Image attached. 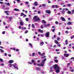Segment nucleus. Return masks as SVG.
<instances>
[{
    "label": "nucleus",
    "mask_w": 74,
    "mask_h": 74,
    "mask_svg": "<svg viewBox=\"0 0 74 74\" xmlns=\"http://www.w3.org/2000/svg\"><path fill=\"white\" fill-rule=\"evenodd\" d=\"M43 25L45 27H47V24H44Z\"/></svg>",
    "instance_id": "obj_30"
},
{
    "label": "nucleus",
    "mask_w": 74,
    "mask_h": 74,
    "mask_svg": "<svg viewBox=\"0 0 74 74\" xmlns=\"http://www.w3.org/2000/svg\"><path fill=\"white\" fill-rule=\"evenodd\" d=\"M55 7L56 8H58V6L57 5H55Z\"/></svg>",
    "instance_id": "obj_62"
},
{
    "label": "nucleus",
    "mask_w": 74,
    "mask_h": 74,
    "mask_svg": "<svg viewBox=\"0 0 74 74\" xmlns=\"http://www.w3.org/2000/svg\"><path fill=\"white\" fill-rule=\"evenodd\" d=\"M50 72H53V70H50Z\"/></svg>",
    "instance_id": "obj_63"
},
{
    "label": "nucleus",
    "mask_w": 74,
    "mask_h": 74,
    "mask_svg": "<svg viewBox=\"0 0 74 74\" xmlns=\"http://www.w3.org/2000/svg\"><path fill=\"white\" fill-rule=\"evenodd\" d=\"M35 53L33 52L32 54V56H35Z\"/></svg>",
    "instance_id": "obj_23"
},
{
    "label": "nucleus",
    "mask_w": 74,
    "mask_h": 74,
    "mask_svg": "<svg viewBox=\"0 0 74 74\" xmlns=\"http://www.w3.org/2000/svg\"><path fill=\"white\" fill-rule=\"evenodd\" d=\"M14 62V61L12 60H10L9 61V63H12Z\"/></svg>",
    "instance_id": "obj_14"
},
{
    "label": "nucleus",
    "mask_w": 74,
    "mask_h": 74,
    "mask_svg": "<svg viewBox=\"0 0 74 74\" xmlns=\"http://www.w3.org/2000/svg\"><path fill=\"white\" fill-rule=\"evenodd\" d=\"M36 69L37 70H38V71H40V70H41V69H40V68L36 67Z\"/></svg>",
    "instance_id": "obj_17"
},
{
    "label": "nucleus",
    "mask_w": 74,
    "mask_h": 74,
    "mask_svg": "<svg viewBox=\"0 0 74 74\" xmlns=\"http://www.w3.org/2000/svg\"><path fill=\"white\" fill-rule=\"evenodd\" d=\"M16 52H18L19 51V49H16Z\"/></svg>",
    "instance_id": "obj_48"
},
{
    "label": "nucleus",
    "mask_w": 74,
    "mask_h": 74,
    "mask_svg": "<svg viewBox=\"0 0 74 74\" xmlns=\"http://www.w3.org/2000/svg\"><path fill=\"white\" fill-rule=\"evenodd\" d=\"M5 4H6V5H7V4L8 5H10V3H5Z\"/></svg>",
    "instance_id": "obj_50"
},
{
    "label": "nucleus",
    "mask_w": 74,
    "mask_h": 74,
    "mask_svg": "<svg viewBox=\"0 0 74 74\" xmlns=\"http://www.w3.org/2000/svg\"><path fill=\"white\" fill-rule=\"evenodd\" d=\"M54 62L56 63H57L58 62V60H54Z\"/></svg>",
    "instance_id": "obj_26"
},
{
    "label": "nucleus",
    "mask_w": 74,
    "mask_h": 74,
    "mask_svg": "<svg viewBox=\"0 0 74 74\" xmlns=\"http://www.w3.org/2000/svg\"><path fill=\"white\" fill-rule=\"evenodd\" d=\"M37 16H35L33 18V20L35 22H37V21H40V18L39 17L37 18Z\"/></svg>",
    "instance_id": "obj_1"
},
{
    "label": "nucleus",
    "mask_w": 74,
    "mask_h": 74,
    "mask_svg": "<svg viewBox=\"0 0 74 74\" xmlns=\"http://www.w3.org/2000/svg\"><path fill=\"white\" fill-rule=\"evenodd\" d=\"M28 63L29 64H33L32 63V62H28Z\"/></svg>",
    "instance_id": "obj_37"
},
{
    "label": "nucleus",
    "mask_w": 74,
    "mask_h": 74,
    "mask_svg": "<svg viewBox=\"0 0 74 74\" xmlns=\"http://www.w3.org/2000/svg\"><path fill=\"white\" fill-rule=\"evenodd\" d=\"M24 16H23V18H25V17H26V15L25 14H24Z\"/></svg>",
    "instance_id": "obj_58"
},
{
    "label": "nucleus",
    "mask_w": 74,
    "mask_h": 74,
    "mask_svg": "<svg viewBox=\"0 0 74 74\" xmlns=\"http://www.w3.org/2000/svg\"><path fill=\"white\" fill-rule=\"evenodd\" d=\"M14 11H19V9L15 8L14 9Z\"/></svg>",
    "instance_id": "obj_21"
},
{
    "label": "nucleus",
    "mask_w": 74,
    "mask_h": 74,
    "mask_svg": "<svg viewBox=\"0 0 74 74\" xmlns=\"http://www.w3.org/2000/svg\"><path fill=\"white\" fill-rule=\"evenodd\" d=\"M58 67L59 66H58V65L57 64H55L53 66V68H54L55 70H57V69H58Z\"/></svg>",
    "instance_id": "obj_3"
},
{
    "label": "nucleus",
    "mask_w": 74,
    "mask_h": 74,
    "mask_svg": "<svg viewBox=\"0 0 74 74\" xmlns=\"http://www.w3.org/2000/svg\"><path fill=\"white\" fill-rule=\"evenodd\" d=\"M34 5L35 6H38V4H37V1L35 2L34 3Z\"/></svg>",
    "instance_id": "obj_11"
},
{
    "label": "nucleus",
    "mask_w": 74,
    "mask_h": 74,
    "mask_svg": "<svg viewBox=\"0 0 74 74\" xmlns=\"http://www.w3.org/2000/svg\"><path fill=\"white\" fill-rule=\"evenodd\" d=\"M1 66H4V64H1Z\"/></svg>",
    "instance_id": "obj_61"
},
{
    "label": "nucleus",
    "mask_w": 74,
    "mask_h": 74,
    "mask_svg": "<svg viewBox=\"0 0 74 74\" xmlns=\"http://www.w3.org/2000/svg\"><path fill=\"white\" fill-rule=\"evenodd\" d=\"M38 53L40 55H41V52H38Z\"/></svg>",
    "instance_id": "obj_52"
},
{
    "label": "nucleus",
    "mask_w": 74,
    "mask_h": 74,
    "mask_svg": "<svg viewBox=\"0 0 74 74\" xmlns=\"http://www.w3.org/2000/svg\"><path fill=\"white\" fill-rule=\"evenodd\" d=\"M40 28L41 29H44V27L42 26V25H41V26H40Z\"/></svg>",
    "instance_id": "obj_39"
},
{
    "label": "nucleus",
    "mask_w": 74,
    "mask_h": 74,
    "mask_svg": "<svg viewBox=\"0 0 74 74\" xmlns=\"http://www.w3.org/2000/svg\"><path fill=\"white\" fill-rule=\"evenodd\" d=\"M40 36L42 37H44V35H43V34H42L40 35Z\"/></svg>",
    "instance_id": "obj_59"
},
{
    "label": "nucleus",
    "mask_w": 74,
    "mask_h": 74,
    "mask_svg": "<svg viewBox=\"0 0 74 74\" xmlns=\"http://www.w3.org/2000/svg\"><path fill=\"white\" fill-rule=\"evenodd\" d=\"M71 6V5L70 4H68V7H70Z\"/></svg>",
    "instance_id": "obj_47"
},
{
    "label": "nucleus",
    "mask_w": 74,
    "mask_h": 74,
    "mask_svg": "<svg viewBox=\"0 0 74 74\" xmlns=\"http://www.w3.org/2000/svg\"><path fill=\"white\" fill-rule=\"evenodd\" d=\"M0 61H1V62H2L3 61V59L0 58Z\"/></svg>",
    "instance_id": "obj_41"
},
{
    "label": "nucleus",
    "mask_w": 74,
    "mask_h": 74,
    "mask_svg": "<svg viewBox=\"0 0 74 74\" xmlns=\"http://www.w3.org/2000/svg\"><path fill=\"white\" fill-rule=\"evenodd\" d=\"M64 56L65 57H66V58H67V57H68L69 56V54H66L64 53Z\"/></svg>",
    "instance_id": "obj_9"
},
{
    "label": "nucleus",
    "mask_w": 74,
    "mask_h": 74,
    "mask_svg": "<svg viewBox=\"0 0 74 74\" xmlns=\"http://www.w3.org/2000/svg\"><path fill=\"white\" fill-rule=\"evenodd\" d=\"M56 52H59V49H56Z\"/></svg>",
    "instance_id": "obj_42"
},
{
    "label": "nucleus",
    "mask_w": 74,
    "mask_h": 74,
    "mask_svg": "<svg viewBox=\"0 0 74 74\" xmlns=\"http://www.w3.org/2000/svg\"><path fill=\"white\" fill-rule=\"evenodd\" d=\"M14 65V64H10V67H11L12 66H14V65Z\"/></svg>",
    "instance_id": "obj_40"
},
{
    "label": "nucleus",
    "mask_w": 74,
    "mask_h": 74,
    "mask_svg": "<svg viewBox=\"0 0 74 74\" xmlns=\"http://www.w3.org/2000/svg\"><path fill=\"white\" fill-rule=\"evenodd\" d=\"M45 4H42V7H45Z\"/></svg>",
    "instance_id": "obj_55"
},
{
    "label": "nucleus",
    "mask_w": 74,
    "mask_h": 74,
    "mask_svg": "<svg viewBox=\"0 0 74 74\" xmlns=\"http://www.w3.org/2000/svg\"><path fill=\"white\" fill-rule=\"evenodd\" d=\"M38 14H41V11H38Z\"/></svg>",
    "instance_id": "obj_54"
},
{
    "label": "nucleus",
    "mask_w": 74,
    "mask_h": 74,
    "mask_svg": "<svg viewBox=\"0 0 74 74\" xmlns=\"http://www.w3.org/2000/svg\"><path fill=\"white\" fill-rule=\"evenodd\" d=\"M25 19L27 22H28V21H29V18H25Z\"/></svg>",
    "instance_id": "obj_34"
},
{
    "label": "nucleus",
    "mask_w": 74,
    "mask_h": 74,
    "mask_svg": "<svg viewBox=\"0 0 74 74\" xmlns=\"http://www.w3.org/2000/svg\"><path fill=\"white\" fill-rule=\"evenodd\" d=\"M9 19H10V21H11V19H12V18L11 17H9Z\"/></svg>",
    "instance_id": "obj_31"
},
{
    "label": "nucleus",
    "mask_w": 74,
    "mask_h": 74,
    "mask_svg": "<svg viewBox=\"0 0 74 74\" xmlns=\"http://www.w3.org/2000/svg\"><path fill=\"white\" fill-rule=\"evenodd\" d=\"M37 66H38L39 67H40V66H41V64H37Z\"/></svg>",
    "instance_id": "obj_32"
},
{
    "label": "nucleus",
    "mask_w": 74,
    "mask_h": 74,
    "mask_svg": "<svg viewBox=\"0 0 74 74\" xmlns=\"http://www.w3.org/2000/svg\"><path fill=\"white\" fill-rule=\"evenodd\" d=\"M32 28H33V29H34L35 27H34V24H32Z\"/></svg>",
    "instance_id": "obj_27"
},
{
    "label": "nucleus",
    "mask_w": 74,
    "mask_h": 74,
    "mask_svg": "<svg viewBox=\"0 0 74 74\" xmlns=\"http://www.w3.org/2000/svg\"><path fill=\"white\" fill-rule=\"evenodd\" d=\"M47 60V58H45L44 60H42V62L40 63V64L41 67H44V63L45 62V61Z\"/></svg>",
    "instance_id": "obj_2"
},
{
    "label": "nucleus",
    "mask_w": 74,
    "mask_h": 74,
    "mask_svg": "<svg viewBox=\"0 0 74 74\" xmlns=\"http://www.w3.org/2000/svg\"><path fill=\"white\" fill-rule=\"evenodd\" d=\"M61 12L62 14H64L65 13V11H64V10H62L61 11Z\"/></svg>",
    "instance_id": "obj_18"
},
{
    "label": "nucleus",
    "mask_w": 74,
    "mask_h": 74,
    "mask_svg": "<svg viewBox=\"0 0 74 74\" xmlns=\"http://www.w3.org/2000/svg\"><path fill=\"white\" fill-rule=\"evenodd\" d=\"M23 15H24V13H21L20 16H22Z\"/></svg>",
    "instance_id": "obj_28"
},
{
    "label": "nucleus",
    "mask_w": 74,
    "mask_h": 74,
    "mask_svg": "<svg viewBox=\"0 0 74 74\" xmlns=\"http://www.w3.org/2000/svg\"><path fill=\"white\" fill-rule=\"evenodd\" d=\"M9 12H10V11H5L4 12V13H5L7 15H9V13H8Z\"/></svg>",
    "instance_id": "obj_8"
},
{
    "label": "nucleus",
    "mask_w": 74,
    "mask_h": 74,
    "mask_svg": "<svg viewBox=\"0 0 74 74\" xmlns=\"http://www.w3.org/2000/svg\"><path fill=\"white\" fill-rule=\"evenodd\" d=\"M7 54L6 53H5L4 54V56H7Z\"/></svg>",
    "instance_id": "obj_49"
},
{
    "label": "nucleus",
    "mask_w": 74,
    "mask_h": 74,
    "mask_svg": "<svg viewBox=\"0 0 74 74\" xmlns=\"http://www.w3.org/2000/svg\"><path fill=\"white\" fill-rule=\"evenodd\" d=\"M56 35H54L53 37L54 38H56Z\"/></svg>",
    "instance_id": "obj_56"
},
{
    "label": "nucleus",
    "mask_w": 74,
    "mask_h": 74,
    "mask_svg": "<svg viewBox=\"0 0 74 74\" xmlns=\"http://www.w3.org/2000/svg\"><path fill=\"white\" fill-rule=\"evenodd\" d=\"M28 33V31L26 30L25 31V34H26V33Z\"/></svg>",
    "instance_id": "obj_45"
},
{
    "label": "nucleus",
    "mask_w": 74,
    "mask_h": 74,
    "mask_svg": "<svg viewBox=\"0 0 74 74\" xmlns=\"http://www.w3.org/2000/svg\"><path fill=\"white\" fill-rule=\"evenodd\" d=\"M54 42L55 43H56V44H57L58 45H59V42H58V41L56 40H54Z\"/></svg>",
    "instance_id": "obj_12"
},
{
    "label": "nucleus",
    "mask_w": 74,
    "mask_h": 74,
    "mask_svg": "<svg viewBox=\"0 0 74 74\" xmlns=\"http://www.w3.org/2000/svg\"><path fill=\"white\" fill-rule=\"evenodd\" d=\"M0 51H1V52H2V53L4 52V51H3V49H0Z\"/></svg>",
    "instance_id": "obj_29"
},
{
    "label": "nucleus",
    "mask_w": 74,
    "mask_h": 74,
    "mask_svg": "<svg viewBox=\"0 0 74 74\" xmlns=\"http://www.w3.org/2000/svg\"><path fill=\"white\" fill-rule=\"evenodd\" d=\"M55 29H52V31L53 32H55Z\"/></svg>",
    "instance_id": "obj_57"
},
{
    "label": "nucleus",
    "mask_w": 74,
    "mask_h": 74,
    "mask_svg": "<svg viewBox=\"0 0 74 74\" xmlns=\"http://www.w3.org/2000/svg\"><path fill=\"white\" fill-rule=\"evenodd\" d=\"M72 23H71V22L70 21H69L67 23V25H71V24Z\"/></svg>",
    "instance_id": "obj_15"
},
{
    "label": "nucleus",
    "mask_w": 74,
    "mask_h": 74,
    "mask_svg": "<svg viewBox=\"0 0 74 74\" xmlns=\"http://www.w3.org/2000/svg\"><path fill=\"white\" fill-rule=\"evenodd\" d=\"M31 62H32V63H34V62H35V61L34 60L32 59L31 60Z\"/></svg>",
    "instance_id": "obj_24"
},
{
    "label": "nucleus",
    "mask_w": 74,
    "mask_h": 74,
    "mask_svg": "<svg viewBox=\"0 0 74 74\" xmlns=\"http://www.w3.org/2000/svg\"><path fill=\"white\" fill-rule=\"evenodd\" d=\"M13 66L15 68V69H16L17 70H18V66H16V65H13Z\"/></svg>",
    "instance_id": "obj_13"
},
{
    "label": "nucleus",
    "mask_w": 74,
    "mask_h": 74,
    "mask_svg": "<svg viewBox=\"0 0 74 74\" xmlns=\"http://www.w3.org/2000/svg\"><path fill=\"white\" fill-rule=\"evenodd\" d=\"M41 58H42L43 59V58H46V56H42Z\"/></svg>",
    "instance_id": "obj_36"
},
{
    "label": "nucleus",
    "mask_w": 74,
    "mask_h": 74,
    "mask_svg": "<svg viewBox=\"0 0 74 74\" xmlns=\"http://www.w3.org/2000/svg\"><path fill=\"white\" fill-rule=\"evenodd\" d=\"M42 23H44V24H45V23H46V21H45V20H42Z\"/></svg>",
    "instance_id": "obj_20"
},
{
    "label": "nucleus",
    "mask_w": 74,
    "mask_h": 74,
    "mask_svg": "<svg viewBox=\"0 0 74 74\" xmlns=\"http://www.w3.org/2000/svg\"><path fill=\"white\" fill-rule=\"evenodd\" d=\"M40 45H41V46H42V45H44V42H41L40 43Z\"/></svg>",
    "instance_id": "obj_19"
},
{
    "label": "nucleus",
    "mask_w": 74,
    "mask_h": 74,
    "mask_svg": "<svg viewBox=\"0 0 74 74\" xmlns=\"http://www.w3.org/2000/svg\"><path fill=\"white\" fill-rule=\"evenodd\" d=\"M5 31H3V32H2V33L3 34H5Z\"/></svg>",
    "instance_id": "obj_53"
},
{
    "label": "nucleus",
    "mask_w": 74,
    "mask_h": 74,
    "mask_svg": "<svg viewBox=\"0 0 74 74\" xmlns=\"http://www.w3.org/2000/svg\"><path fill=\"white\" fill-rule=\"evenodd\" d=\"M29 45H30V46H31V47H32V44L31 43H29Z\"/></svg>",
    "instance_id": "obj_43"
},
{
    "label": "nucleus",
    "mask_w": 74,
    "mask_h": 74,
    "mask_svg": "<svg viewBox=\"0 0 74 74\" xmlns=\"http://www.w3.org/2000/svg\"><path fill=\"white\" fill-rule=\"evenodd\" d=\"M38 32L39 33H42L43 32H44V31H43V30H41L40 29H38Z\"/></svg>",
    "instance_id": "obj_10"
},
{
    "label": "nucleus",
    "mask_w": 74,
    "mask_h": 74,
    "mask_svg": "<svg viewBox=\"0 0 74 74\" xmlns=\"http://www.w3.org/2000/svg\"><path fill=\"white\" fill-rule=\"evenodd\" d=\"M67 12V13L68 14H71V11H68Z\"/></svg>",
    "instance_id": "obj_22"
},
{
    "label": "nucleus",
    "mask_w": 74,
    "mask_h": 74,
    "mask_svg": "<svg viewBox=\"0 0 74 74\" xmlns=\"http://www.w3.org/2000/svg\"><path fill=\"white\" fill-rule=\"evenodd\" d=\"M49 33H50V32H49L46 33L45 36L46 37L48 38V37H49Z\"/></svg>",
    "instance_id": "obj_4"
},
{
    "label": "nucleus",
    "mask_w": 74,
    "mask_h": 74,
    "mask_svg": "<svg viewBox=\"0 0 74 74\" xmlns=\"http://www.w3.org/2000/svg\"><path fill=\"white\" fill-rule=\"evenodd\" d=\"M55 23L56 24V25H58L59 24V23H58V22L56 21L55 22Z\"/></svg>",
    "instance_id": "obj_35"
},
{
    "label": "nucleus",
    "mask_w": 74,
    "mask_h": 74,
    "mask_svg": "<svg viewBox=\"0 0 74 74\" xmlns=\"http://www.w3.org/2000/svg\"><path fill=\"white\" fill-rule=\"evenodd\" d=\"M45 12L47 14H50L51 12V11L50 10H47Z\"/></svg>",
    "instance_id": "obj_6"
},
{
    "label": "nucleus",
    "mask_w": 74,
    "mask_h": 74,
    "mask_svg": "<svg viewBox=\"0 0 74 74\" xmlns=\"http://www.w3.org/2000/svg\"><path fill=\"white\" fill-rule=\"evenodd\" d=\"M26 41L27 42V41H29V40H28V39L27 38H26Z\"/></svg>",
    "instance_id": "obj_64"
},
{
    "label": "nucleus",
    "mask_w": 74,
    "mask_h": 74,
    "mask_svg": "<svg viewBox=\"0 0 74 74\" xmlns=\"http://www.w3.org/2000/svg\"><path fill=\"white\" fill-rule=\"evenodd\" d=\"M60 19H62V21H64V22H66V20L65 19V18H64L62 17L60 18Z\"/></svg>",
    "instance_id": "obj_7"
},
{
    "label": "nucleus",
    "mask_w": 74,
    "mask_h": 74,
    "mask_svg": "<svg viewBox=\"0 0 74 74\" xmlns=\"http://www.w3.org/2000/svg\"><path fill=\"white\" fill-rule=\"evenodd\" d=\"M57 40L58 41H59V40H60V38L59 37H58L57 38Z\"/></svg>",
    "instance_id": "obj_33"
},
{
    "label": "nucleus",
    "mask_w": 74,
    "mask_h": 74,
    "mask_svg": "<svg viewBox=\"0 0 74 74\" xmlns=\"http://www.w3.org/2000/svg\"><path fill=\"white\" fill-rule=\"evenodd\" d=\"M70 71H71V72H74V69H71V70H70Z\"/></svg>",
    "instance_id": "obj_38"
},
{
    "label": "nucleus",
    "mask_w": 74,
    "mask_h": 74,
    "mask_svg": "<svg viewBox=\"0 0 74 74\" xmlns=\"http://www.w3.org/2000/svg\"><path fill=\"white\" fill-rule=\"evenodd\" d=\"M20 23L21 26H23V22H20Z\"/></svg>",
    "instance_id": "obj_16"
},
{
    "label": "nucleus",
    "mask_w": 74,
    "mask_h": 74,
    "mask_svg": "<svg viewBox=\"0 0 74 74\" xmlns=\"http://www.w3.org/2000/svg\"><path fill=\"white\" fill-rule=\"evenodd\" d=\"M48 3H51V1H50V0H49L48 1Z\"/></svg>",
    "instance_id": "obj_60"
},
{
    "label": "nucleus",
    "mask_w": 74,
    "mask_h": 74,
    "mask_svg": "<svg viewBox=\"0 0 74 74\" xmlns=\"http://www.w3.org/2000/svg\"><path fill=\"white\" fill-rule=\"evenodd\" d=\"M51 25V24H49L47 25V27H48V26H49Z\"/></svg>",
    "instance_id": "obj_46"
},
{
    "label": "nucleus",
    "mask_w": 74,
    "mask_h": 74,
    "mask_svg": "<svg viewBox=\"0 0 74 74\" xmlns=\"http://www.w3.org/2000/svg\"><path fill=\"white\" fill-rule=\"evenodd\" d=\"M71 14H73V13H74V9H73V10H72L71 11Z\"/></svg>",
    "instance_id": "obj_25"
},
{
    "label": "nucleus",
    "mask_w": 74,
    "mask_h": 74,
    "mask_svg": "<svg viewBox=\"0 0 74 74\" xmlns=\"http://www.w3.org/2000/svg\"><path fill=\"white\" fill-rule=\"evenodd\" d=\"M65 33L66 34H68V33H69V31H65Z\"/></svg>",
    "instance_id": "obj_44"
},
{
    "label": "nucleus",
    "mask_w": 74,
    "mask_h": 74,
    "mask_svg": "<svg viewBox=\"0 0 74 74\" xmlns=\"http://www.w3.org/2000/svg\"><path fill=\"white\" fill-rule=\"evenodd\" d=\"M4 3H3V2H1L0 1V4H3Z\"/></svg>",
    "instance_id": "obj_51"
},
{
    "label": "nucleus",
    "mask_w": 74,
    "mask_h": 74,
    "mask_svg": "<svg viewBox=\"0 0 74 74\" xmlns=\"http://www.w3.org/2000/svg\"><path fill=\"white\" fill-rule=\"evenodd\" d=\"M56 70V72L57 73H59V72H60V67H58V69H57Z\"/></svg>",
    "instance_id": "obj_5"
}]
</instances>
